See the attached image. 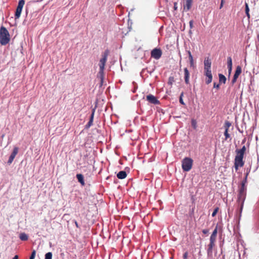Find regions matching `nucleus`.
<instances>
[{
  "mask_svg": "<svg viewBox=\"0 0 259 259\" xmlns=\"http://www.w3.org/2000/svg\"><path fill=\"white\" fill-rule=\"evenodd\" d=\"M246 150V148L244 145L241 149H236L235 151L236 154L234 159V167L236 171L238 170L239 167H243L244 164L243 157Z\"/></svg>",
  "mask_w": 259,
  "mask_h": 259,
  "instance_id": "nucleus-1",
  "label": "nucleus"
},
{
  "mask_svg": "<svg viewBox=\"0 0 259 259\" xmlns=\"http://www.w3.org/2000/svg\"><path fill=\"white\" fill-rule=\"evenodd\" d=\"M10 35L7 28L2 26L0 28V44L5 46L10 41Z\"/></svg>",
  "mask_w": 259,
  "mask_h": 259,
  "instance_id": "nucleus-2",
  "label": "nucleus"
},
{
  "mask_svg": "<svg viewBox=\"0 0 259 259\" xmlns=\"http://www.w3.org/2000/svg\"><path fill=\"white\" fill-rule=\"evenodd\" d=\"M193 160L190 157L184 158L182 161V167L184 171H189L192 167Z\"/></svg>",
  "mask_w": 259,
  "mask_h": 259,
  "instance_id": "nucleus-3",
  "label": "nucleus"
},
{
  "mask_svg": "<svg viewBox=\"0 0 259 259\" xmlns=\"http://www.w3.org/2000/svg\"><path fill=\"white\" fill-rule=\"evenodd\" d=\"M246 193L239 192L237 196V202L240 205V212L242 211L244 202L246 198Z\"/></svg>",
  "mask_w": 259,
  "mask_h": 259,
  "instance_id": "nucleus-4",
  "label": "nucleus"
},
{
  "mask_svg": "<svg viewBox=\"0 0 259 259\" xmlns=\"http://www.w3.org/2000/svg\"><path fill=\"white\" fill-rule=\"evenodd\" d=\"M108 54H109V51L108 50L105 51L103 56H102V58L100 59V62L99 64L100 70H102V69H105V66L107 60Z\"/></svg>",
  "mask_w": 259,
  "mask_h": 259,
  "instance_id": "nucleus-5",
  "label": "nucleus"
},
{
  "mask_svg": "<svg viewBox=\"0 0 259 259\" xmlns=\"http://www.w3.org/2000/svg\"><path fill=\"white\" fill-rule=\"evenodd\" d=\"M25 4V1L24 0H20L18 3V5L17 7L15 17L16 19H18L21 15L23 7Z\"/></svg>",
  "mask_w": 259,
  "mask_h": 259,
  "instance_id": "nucleus-6",
  "label": "nucleus"
},
{
  "mask_svg": "<svg viewBox=\"0 0 259 259\" xmlns=\"http://www.w3.org/2000/svg\"><path fill=\"white\" fill-rule=\"evenodd\" d=\"M162 55V51L160 49L155 48L151 52V57L159 59Z\"/></svg>",
  "mask_w": 259,
  "mask_h": 259,
  "instance_id": "nucleus-7",
  "label": "nucleus"
},
{
  "mask_svg": "<svg viewBox=\"0 0 259 259\" xmlns=\"http://www.w3.org/2000/svg\"><path fill=\"white\" fill-rule=\"evenodd\" d=\"M147 100L151 104L157 105L160 103L158 99L153 95L149 94L146 96Z\"/></svg>",
  "mask_w": 259,
  "mask_h": 259,
  "instance_id": "nucleus-8",
  "label": "nucleus"
},
{
  "mask_svg": "<svg viewBox=\"0 0 259 259\" xmlns=\"http://www.w3.org/2000/svg\"><path fill=\"white\" fill-rule=\"evenodd\" d=\"M204 74L207 77L205 81L206 83L208 84L211 82L212 79V75L211 74V69L204 70Z\"/></svg>",
  "mask_w": 259,
  "mask_h": 259,
  "instance_id": "nucleus-9",
  "label": "nucleus"
},
{
  "mask_svg": "<svg viewBox=\"0 0 259 259\" xmlns=\"http://www.w3.org/2000/svg\"><path fill=\"white\" fill-rule=\"evenodd\" d=\"M242 72V69L241 66H237L235 70V74L233 76V78L232 80V83L234 84L236 82L238 76L240 75V74Z\"/></svg>",
  "mask_w": 259,
  "mask_h": 259,
  "instance_id": "nucleus-10",
  "label": "nucleus"
},
{
  "mask_svg": "<svg viewBox=\"0 0 259 259\" xmlns=\"http://www.w3.org/2000/svg\"><path fill=\"white\" fill-rule=\"evenodd\" d=\"M18 152V148L15 147L13 150L12 153H11L10 156L9 157V160L8 161V163L10 164L12 163L14 160L16 155L17 154Z\"/></svg>",
  "mask_w": 259,
  "mask_h": 259,
  "instance_id": "nucleus-11",
  "label": "nucleus"
},
{
  "mask_svg": "<svg viewBox=\"0 0 259 259\" xmlns=\"http://www.w3.org/2000/svg\"><path fill=\"white\" fill-rule=\"evenodd\" d=\"M215 246V242H210L208 245V248L207 250V255L208 256L212 257V249Z\"/></svg>",
  "mask_w": 259,
  "mask_h": 259,
  "instance_id": "nucleus-12",
  "label": "nucleus"
},
{
  "mask_svg": "<svg viewBox=\"0 0 259 259\" xmlns=\"http://www.w3.org/2000/svg\"><path fill=\"white\" fill-rule=\"evenodd\" d=\"M215 246V242H210L208 245V248L207 250V255L208 256L212 257V249Z\"/></svg>",
  "mask_w": 259,
  "mask_h": 259,
  "instance_id": "nucleus-13",
  "label": "nucleus"
},
{
  "mask_svg": "<svg viewBox=\"0 0 259 259\" xmlns=\"http://www.w3.org/2000/svg\"><path fill=\"white\" fill-rule=\"evenodd\" d=\"M184 79L185 82L187 84H189L190 83L189 81V77H190V73L187 69V68H185L184 69Z\"/></svg>",
  "mask_w": 259,
  "mask_h": 259,
  "instance_id": "nucleus-14",
  "label": "nucleus"
},
{
  "mask_svg": "<svg viewBox=\"0 0 259 259\" xmlns=\"http://www.w3.org/2000/svg\"><path fill=\"white\" fill-rule=\"evenodd\" d=\"M204 69H211V62L208 57L205 58L204 61Z\"/></svg>",
  "mask_w": 259,
  "mask_h": 259,
  "instance_id": "nucleus-15",
  "label": "nucleus"
},
{
  "mask_svg": "<svg viewBox=\"0 0 259 259\" xmlns=\"http://www.w3.org/2000/svg\"><path fill=\"white\" fill-rule=\"evenodd\" d=\"M193 0H184V9L189 11L192 6Z\"/></svg>",
  "mask_w": 259,
  "mask_h": 259,
  "instance_id": "nucleus-16",
  "label": "nucleus"
},
{
  "mask_svg": "<svg viewBox=\"0 0 259 259\" xmlns=\"http://www.w3.org/2000/svg\"><path fill=\"white\" fill-rule=\"evenodd\" d=\"M127 176V174L125 171L122 170L120 171L117 174V177L119 179H125Z\"/></svg>",
  "mask_w": 259,
  "mask_h": 259,
  "instance_id": "nucleus-17",
  "label": "nucleus"
},
{
  "mask_svg": "<svg viewBox=\"0 0 259 259\" xmlns=\"http://www.w3.org/2000/svg\"><path fill=\"white\" fill-rule=\"evenodd\" d=\"M227 65H228L229 73L230 74L231 72L232 68V61L231 57H229L228 58Z\"/></svg>",
  "mask_w": 259,
  "mask_h": 259,
  "instance_id": "nucleus-18",
  "label": "nucleus"
},
{
  "mask_svg": "<svg viewBox=\"0 0 259 259\" xmlns=\"http://www.w3.org/2000/svg\"><path fill=\"white\" fill-rule=\"evenodd\" d=\"M76 178L77 179L78 181L81 184L82 186H84L85 185L83 176L82 174H77Z\"/></svg>",
  "mask_w": 259,
  "mask_h": 259,
  "instance_id": "nucleus-19",
  "label": "nucleus"
},
{
  "mask_svg": "<svg viewBox=\"0 0 259 259\" xmlns=\"http://www.w3.org/2000/svg\"><path fill=\"white\" fill-rule=\"evenodd\" d=\"M187 53L189 55V61H190V66L194 67V60H193V56L191 54V53L190 51H188Z\"/></svg>",
  "mask_w": 259,
  "mask_h": 259,
  "instance_id": "nucleus-20",
  "label": "nucleus"
},
{
  "mask_svg": "<svg viewBox=\"0 0 259 259\" xmlns=\"http://www.w3.org/2000/svg\"><path fill=\"white\" fill-rule=\"evenodd\" d=\"M19 238L22 241H26L28 239V235L25 233H22L19 235Z\"/></svg>",
  "mask_w": 259,
  "mask_h": 259,
  "instance_id": "nucleus-21",
  "label": "nucleus"
},
{
  "mask_svg": "<svg viewBox=\"0 0 259 259\" xmlns=\"http://www.w3.org/2000/svg\"><path fill=\"white\" fill-rule=\"evenodd\" d=\"M219 82L220 83H225L226 81V77L222 74H219Z\"/></svg>",
  "mask_w": 259,
  "mask_h": 259,
  "instance_id": "nucleus-22",
  "label": "nucleus"
},
{
  "mask_svg": "<svg viewBox=\"0 0 259 259\" xmlns=\"http://www.w3.org/2000/svg\"><path fill=\"white\" fill-rule=\"evenodd\" d=\"M245 13L247 15L248 19H250V14L249 13V9L248 5L246 3H245Z\"/></svg>",
  "mask_w": 259,
  "mask_h": 259,
  "instance_id": "nucleus-23",
  "label": "nucleus"
},
{
  "mask_svg": "<svg viewBox=\"0 0 259 259\" xmlns=\"http://www.w3.org/2000/svg\"><path fill=\"white\" fill-rule=\"evenodd\" d=\"M246 186L243 185V184H241V186L239 188V192L246 193Z\"/></svg>",
  "mask_w": 259,
  "mask_h": 259,
  "instance_id": "nucleus-24",
  "label": "nucleus"
},
{
  "mask_svg": "<svg viewBox=\"0 0 259 259\" xmlns=\"http://www.w3.org/2000/svg\"><path fill=\"white\" fill-rule=\"evenodd\" d=\"M104 69H102V70H100L99 73H98V75L100 77V78H101V80L102 81H103V78H104Z\"/></svg>",
  "mask_w": 259,
  "mask_h": 259,
  "instance_id": "nucleus-25",
  "label": "nucleus"
},
{
  "mask_svg": "<svg viewBox=\"0 0 259 259\" xmlns=\"http://www.w3.org/2000/svg\"><path fill=\"white\" fill-rule=\"evenodd\" d=\"M175 82V78H174V77L173 76H170L168 78V84L170 85H172V84H173V83Z\"/></svg>",
  "mask_w": 259,
  "mask_h": 259,
  "instance_id": "nucleus-26",
  "label": "nucleus"
},
{
  "mask_svg": "<svg viewBox=\"0 0 259 259\" xmlns=\"http://www.w3.org/2000/svg\"><path fill=\"white\" fill-rule=\"evenodd\" d=\"M231 125V123L229 121H226L224 124V127L225 128V130H227V131H229V128Z\"/></svg>",
  "mask_w": 259,
  "mask_h": 259,
  "instance_id": "nucleus-27",
  "label": "nucleus"
},
{
  "mask_svg": "<svg viewBox=\"0 0 259 259\" xmlns=\"http://www.w3.org/2000/svg\"><path fill=\"white\" fill-rule=\"evenodd\" d=\"M52 253L51 252H49L45 254V259H52Z\"/></svg>",
  "mask_w": 259,
  "mask_h": 259,
  "instance_id": "nucleus-28",
  "label": "nucleus"
},
{
  "mask_svg": "<svg viewBox=\"0 0 259 259\" xmlns=\"http://www.w3.org/2000/svg\"><path fill=\"white\" fill-rule=\"evenodd\" d=\"M224 135L225 136L226 140L230 138V135L228 133V131H227V130L225 131Z\"/></svg>",
  "mask_w": 259,
  "mask_h": 259,
  "instance_id": "nucleus-29",
  "label": "nucleus"
},
{
  "mask_svg": "<svg viewBox=\"0 0 259 259\" xmlns=\"http://www.w3.org/2000/svg\"><path fill=\"white\" fill-rule=\"evenodd\" d=\"M248 175V172H247L246 174L245 177L244 179V180L241 182V184H243V185L245 186L246 183H247V178Z\"/></svg>",
  "mask_w": 259,
  "mask_h": 259,
  "instance_id": "nucleus-30",
  "label": "nucleus"
},
{
  "mask_svg": "<svg viewBox=\"0 0 259 259\" xmlns=\"http://www.w3.org/2000/svg\"><path fill=\"white\" fill-rule=\"evenodd\" d=\"M217 236L211 235L210 237V242H215L216 241Z\"/></svg>",
  "mask_w": 259,
  "mask_h": 259,
  "instance_id": "nucleus-31",
  "label": "nucleus"
},
{
  "mask_svg": "<svg viewBox=\"0 0 259 259\" xmlns=\"http://www.w3.org/2000/svg\"><path fill=\"white\" fill-rule=\"evenodd\" d=\"M95 112V108H94L92 110V114H91V116H90V120H91V121H93Z\"/></svg>",
  "mask_w": 259,
  "mask_h": 259,
  "instance_id": "nucleus-32",
  "label": "nucleus"
},
{
  "mask_svg": "<svg viewBox=\"0 0 259 259\" xmlns=\"http://www.w3.org/2000/svg\"><path fill=\"white\" fill-rule=\"evenodd\" d=\"M219 209V207H216V208L214 209V210H213V212H212V217H215V216L216 214H217V212H218Z\"/></svg>",
  "mask_w": 259,
  "mask_h": 259,
  "instance_id": "nucleus-33",
  "label": "nucleus"
},
{
  "mask_svg": "<svg viewBox=\"0 0 259 259\" xmlns=\"http://www.w3.org/2000/svg\"><path fill=\"white\" fill-rule=\"evenodd\" d=\"M183 96V93H182L181 94V96H180V102L181 104L182 105H185V103L183 101V98H182V97Z\"/></svg>",
  "mask_w": 259,
  "mask_h": 259,
  "instance_id": "nucleus-34",
  "label": "nucleus"
},
{
  "mask_svg": "<svg viewBox=\"0 0 259 259\" xmlns=\"http://www.w3.org/2000/svg\"><path fill=\"white\" fill-rule=\"evenodd\" d=\"M218 233V226L215 227V228L213 230L211 235L217 236Z\"/></svg>",
  "mask_w": 259,
  "mask_h": 259,
  "instance_id": "nucleus-35",
  "label": "nucleus"
},
{
  "mask_svg": "<svg viewBox=\"0 0 259 259\" xmlns=\"http://www.w3.org/2000/svg\"><path fill=\"white\" fill-rule=\"evenodd\" d=\"M93 121H91V120H89V121L88 122V124H87L86 126L87 127H90L91 125H92L93 124Z\"/></svg>",
  "mask_w": 259,
  "mask_h": 259,
  "instance_id": "nucleus-36",
  "label": "nucleus"
},
{
  "mask_svg": "<svg viewBox=\"0 0 259 259\" xmlns=\"http://www.w3.org/2000/svg\"><path fill=\"white\" fill-rule=\"evenodd\" d=\"M213 88L219 89H220V84H217L216 82H214L213 83Z\"/></svg>",
  "mask_w": 259,
  "mask_h": 259,
  "instance_id": "nucleus-37",
  "label": "nucleus"
},
{
  "mask_svg": "<svg viewBox=\"0 0 259 259\" xmlns=\"http://www.w3.org/2000/svg\"><path fill=\"white\" fill-rule=\"evenodd\" d=\"M188 252H185L183 254V258L184 259H187L188 258Z\"/></svg>",
  "mask_w": 259,
  "mask_h": 259,
  "instance_id": "nucleus-38",
  "label": "nucleus"
},
{
  "mask_svg": "<svg viewBox=\"0 0 259 259\" xmlns=\"http://www.w3.org/2000/svg\"><path fill=\"white\" fill-rule=\"evenodd\" d=\"M189 25H190V28H193V20H191L189 22Z\"/></svg>",
  "mask_w": 259,
  "mask_h": 259,
  "instance_id": "nucleus-39",
  "label": "nucleus"
},
{
  "mask_svg": "<svg viewBox=\"0 0 259 259\" xmlns=\"http://www.w3.org/2000/svg\"><path fill=\"white\" fill-rule=\"evenodd\" d=\"M35 254H36V251H35V250H34L32 251L30 256L35 257Z\"/></svg>",
  "mask_w": 259,
  "mask_h": 259,
  "instance_id": "nucleus-40",
  "label": "nucleus"
},
{
  "mask_svg": "<svg viewBox=\"0 0 259 259\" xmlns=\"http://www.w3.org/2000/svg\"><path fill=\"white\" fill-rule=\"evenodd\" d=\"M202 233L204 234H206L208 233V230L207 229H204L202 230Z\"/></svg>",
  "mask_w": 259,
  "mask_h": 259,
  "instance_id": "nucleus-41",
  "label": "nucleus"
},
{
  "mask_svg": "<svg viewBox=\"0 0 259 259\" xmlns=\"http://www.w3.org/2000/svg\"><path fill=\"white\" fill-rule=\"evenodd\" d=\"M174 10H177L178 7H177V2H175V3H174Z\"/></svg>",
  "mask_w": 259,
  "mask_h": 259,
  "instance_id": "nucleus-42",
  "label": "nucleus"
},
{
  "mask_svg": "<svg viewBox=\"0 0 259 259\" xmlns=\"http://www.w3.org/2000/svg\"><path fill=\"white\" fill-rule=\"evenodd\" d=\"M74 223H75V226L77 227V228H79V226L78 225V223L76 221H74Z\"/></svg>",
  "mask_w": 259,
  "mask_h": 259,
  "instance_id": "nucleus-43",
  "label": "nucleus"
},
{
  "mask_svg": "<svg viewBox=\"0 0 259 259\" xmlns=\"http://www.w3.org/2000/svg\"><path fill=\"white\" fill-rule=\"evenodd\" d=\"M223 4H224L223 0H222L221 4V5H220V9H221L223 7Z\"/></svg>",
  "mask_w": 259,
  "mask_h": 259,
  "instance_id": "nucleus-44",
  "label": "nucleus"
},
{
  "mask_svg": "<svg viewBox=\"0 0 259 259\" xmlns=\"http://www.w3.org/2000/svg\"><path fill=\"white\" fill-rule=\"evenodd\" d=\"M13 259H18V256L17 255H15Z\"/></svg>",
  "mask_w": 259,
  "mask_h": 259,
  "instance_id": "nucleus-45",
  "label": "nucleus"
},
{
  "mask_svg": "<svg viewBox=\"0 0 259 259\" xmlns=\"http://www.w3.org/2000/svg\"><path fill=\"white\" fill-rule=\"evenodd\" d=\"M34 257H32V256H30V258L29 259H34Z\"/></svg>",
  "mask_w": 259,
  "mask_h": 259,
  "instance_id": "nucleus-46",
  "label": "nucleus"
}]
</instances>
